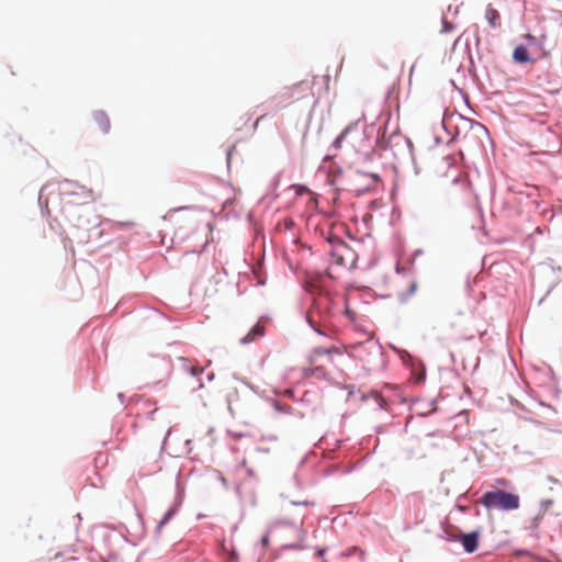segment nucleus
I'll list each match as a JSON object with an SVG mask.
<instances>
[{
	"mask_svg": "<svg viewBox=\"0 0 562 562\" xmlns=\"http://www.w3.org/2000/svg\"><path fill=\"white\" fill-rule=\"evenodd\" d=\"M338 312V303L335 297L328 292L321 291L314 297L306 319L318 334H325V329L331 325Z\"/></svg>",
	"mask_w": 562,
	"mask_h": 562,
	"instance_id": "f257e3e1",
	"label": "nucleus"
},
{
	"mask_svg": "<svg viewBox=\"0 0 562 562\" xmlns=\"http://www.w3.org/2000/svg\"><path fill=\"white\" fill-rule=\"evenodd\" d=\"M450 140H484L490 137L487 128L480 122L460 117Z\"/></svg>",
	"mask_w": 562,
	"mask_h": 562,
	"instance_id": "f03ea898",
	"label": "nucleus"
},
{
	"mask_svg": "<svg viewBox=\"0 0 562 562\" xmlns=\"http://www.w3.org/2000/svg\"><path fill=\"white\" fill-rule=\"evenodd\" d=\"M481 503L487 509L514 510L519 507V496L503 490L484 493Z\"/></svg>",
	"mask_w": 562,
	"mask_h": 562,
	"instance_id": "7ed1b4c3",
	"label": "nucleus"
},
{
	"mask_svg": "<svg viewBox=\"0 0 562 562\" xmlns=\"http://www.w3.org/2000/svg\"><path fill=\"white\" fill-rule=\"evenodd\" d=\"M380 181V177L374 172H362V171H353L348 178V188L350 191L361 194L373 188Z\"/></svg>",
	"mask_w": 562,
	"mask_h": 562,
	"instance_id": "20e7f679",
	"label": "nucleus"
},
{
	"mask_svg": "<svg viewBox=\"0 0 562 562\" xmlns=\"http://www.w3.org/2000/svg\"><path fill=\"white\" fill-rule=\"evenodd\" d=\"M479 537L480 533L477 531H473L462 536L461 542L467 552L472 553L477 549Z\"/></svg>",
	"mask_w": 562,
	"mask_h": 562,
	"instance_id": "39448f33",
	"label": "nucleus"
},
{
	"mask_svg": "<svg viewBox=\"0 0 562 562\" xmlns=\"http://www.w3.org/2000/svg\"><path fill=\"white\" fill-rule=\"evenodd\" d=\"M265 335V326L260 323L256 324L250 331L240 339L241 344H249L256 341Z\"/></svg>",
	"mask_w": 562,
	"mask_h": 562,
	"instance_id": "423d86ee",
	"label": "nucleus"
},
{
	"mask_svg": "<svg viewBox=\"0 0 562 562\" xmlns=\"http://www.w3.org/2000/svg\"><path fill=\"white\" fill-rule=\"evenodd\" d=\"M93 121L102 132L110 130V119L103 111H95L93 113Z\"/></svg>",
	"mask_w": 562,
	"mask_h": 562,
	"instance_id": "0eeeda50",
	"label": "nucleus"
},
{
	"mask_svg": "<svg viewBox=\"0 0 562 562\" xmlns=\"http://www.w3.org/2000/svg\"><path fill=\"white\" fill-rule=\"evenodd\" d=\"M485 18L492 27H498L501 25V15L491 4L486 7Z\"/></svg>",
	"mask_w": 562,
	"mask_h": 562,
	"instance_id": "6e6552de",
	"label": "nucleus"
},
{
	"mask_svg": "<svg viewBox=\"0 0 562 562\" xmlns=\"http://www.w3.org/2000/svg\"><path fill=\"white\" fill-rule=\"evenodd\" d=\"M513 59L516 61V63H519V64H524V63H529L531 61V58L528 54V50L525 46L522 45H518L515 49H514V53H513Z\"/></svg>",
	"mask_w": 562,
	"mask_h": 562,
	"instance_id": "1a4fd4ad",
	"label": "nucleus"
},
{
	"mask_svg": "<svg viewBox=\"0 0 562 562\" xmlns=\"http://www.w3.org/2000/svg\"><path fill=\"white\" fill-rule=\"evenodd\" d=\"M333 353H341L339 348L330 347V348H316L312 351L311 358L315 360L317 357L323 355H333Z\"/></svg>",
	"mask_w": 562,
	"mask_h": 562,
	"instance_id": "9d476101",
	"label": "nucleus"
},
{
	"mask_svg": "<svg viewBox=\"0 0 562 562\" xmlns=\"http://www.w3.org/2000/svg\"><path fill=\"white\" fill-rule=\"evenodd\" d=\"M381 154L374 148L359 154V159L362 161H372L375 157H380Z\"/></svg>",
	"mask_w": 562,
	"mask_h": 562,
	"instance_id": "9b49d317",
	"label": "nucleus"
},
{
	"mask_svg": "<svg viewBox=\"0 0 562 562\" xmlns=\"http://www.w3.org/2000/svg\"><path fill=\"white\" fill-rule=\"evenodd\" d=\"M331 262L336 263L337 266H345V260L342 255L339 252V249H335L330 252Z\"/></svg>",
	"mask_w": 562,
	"mask_h": 562,
	"instance_id": "f8f14e48",
	"label": "nucleus"
},
{
	"mask_svg": "<svg viewBox=\"0 0 562 562\" xmlns=\"http://www.w3.org/2000/svg\"><path fill=\"white\" fill-rule=\"evenodd\" d=\"M175 514V510L173 509H169L164 518L159 521L158 526H157V530L160 531L162 529V527L171 519V517L173 516Z\"/></svg>",
	"mask_w": 562,
	"mask_h": 562,
	"instance_id": "ddd939ff",
	"label": "nucleus"
},
{
	"mask_svg": "<svg viewBox=\"0 0 562 562\" xmlns=\"http://www.w3.org/2000/svg\"><path fill=\"white\" fill-rule=\"evenodd\" d=\"M359 126V123H355V124H351L349 125L340 135L339 137L336 139L338 142H341V140H345V138L348 137L349 133L353 130H357Z\"/></svg>",
	"mask_w": 562,
	"mask_h": 562,
	"instance_id": "4468645a",
	"label": "nucleus"
},
{
	"mask_svg": "<svg viewBox=\"0 0 562 562\" xmlns=\"http://www.w3.org/2000/svg\"><path fill=\"white\" fill-rule=\"evenodd\" d=\"M442 24H443V31L445 32H449L451 29H452V25L450 22H448L447 20H443L442 21Z\"/></svg>",
	"mask_w": 562,
	"mask_h": 562,
	"instance_id": "2eb2a0df",
	"label": "nucleus"
},
{
	"mask_svg": "<svg viewBox=\"0 0 562 562\" xmlns=\"http://www.w3.org/2000/svg\"><path fill=\"white\" fill-rule=\"evenodd\" d=\"M525 38L530 43L533 44L536 42V37L531 34L525 35Z\"/></svg>",
	"mask_w": 562,
	"mask_h": 562,
	"instance_id": "dca6fc26",
	"label": "nucleus"
},
{
	"mask_svg": "<svg viewBox=\"0 0 562 562\" xmlns=\"http://www.w3.org/2000/svg\"><path fill=\"white\" fill-rule=\"evenodd\" d=\"M416 288H417L416 283H415V282H413V283L409 285V294L415 293Z\"/></svg>",
	"mask_w": 562,
	"mask_h": 562,
	"instance_id": "f3484780",
	"label": "nucleus"
},
{
	"mask_svg": "<svg viewBox=\"0 0 562 562\" xmlns=\"http://www.w3.org/2000/svg\"><path fill=\"white\" fill-rule=\"evenodd\" d=\"M202 372V369H198V368H192V374L193 375H198Z\"/></svg>",
	"mask_w": 562,
	"mask_h": 562,
	"instance_id": "a211bd4d",
	"label": "nucleus"
},
{
	"mask_svg": "<svg viewBox=\"0 0 562 562\" xmlns=\"http://www.w3.org/2000/svg\"><path fill=\"white\" fill-rule=\"evenodd\" d=\"M346 314H347L350 318H352V314H353V313H352L351 311H349L348 308H346Z\"/></svg>",
	"mask_w": 562,
	"mask_h": 562,
	"instance_id": "6ab92c4d",
	"label": "nucleus"
},
{
	"mask_svg": "<svg viewBox=\"0 0 562 562\" xmlns=\"http://www.w3.org/2000/svg\"><path fill=\"white\" fill-rule=\"evenodd\" d=\"M499 483L505 485L506 484V481L505 480H499Z\"/></svg>",
	"mask_w": 562,
	"mask_h": 562,
	"instance_id": "aec40b11",
	"label": "nucleus"
},
{
	"mask_svg": "<svg viewBox=\"0 0 562 562\" xmlns=\"http://www.w3.org/2000/svg\"><path fill=\"white\" fill-rule=\"evenodd\" d=\"M327 274H328V277L333 278V274L329 270L327 271Z\"/></svg>",
	"mask_w": 562,
	"mask_h": 562,
	"instance_id": "412c9836",
	"label": "nucleus"
}]
</instances>
